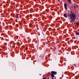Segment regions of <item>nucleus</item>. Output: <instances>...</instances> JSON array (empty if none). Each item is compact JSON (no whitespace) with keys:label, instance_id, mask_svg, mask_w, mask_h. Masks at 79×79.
<instances>
[{"label":"nucleus","instance_id":"f257e3e1","mask_svg":"<svg viewBox=\"0 0 79 79\" xmlns=\"http://www.w3.org/2000/svg\"><path fill=\"white\" fill-rule=\"evenodd\" d=\"M70 19H72V20L70 21V23H73L76 20V16L75 14L73 13H72L70 15Z\"/></svg>","mask_w":79,"mask_h":79},{"label":"nucleus","instance_id":"f03ea898","mask_svg":"<svg viewBox=\"0 0 79 79\" xmlns=\"http://www.w3.org/2000/svg\"><path fill=\"white\" fill-rule=\"evenodd\" d=\"M51 73L50 74L51 76L52 77H55L54 74H56L57 73L56 72L54 71H52L51 72Z\"/></svg>","mask_w":79,"mask_h":79},{"label":"nucleus","instance_id":"7ed1b4c3","mask_svg":"<svg viewBox=\"0 0 79 79\" xmlns=\"http://www.w3.org/2000/svg\"><path fill=\"white\" fill-rule=\"evenodd\" d=\"M64 6L65 10H67V5L66 3H64Z\"/></svg>","mask_w":79,"mask_h":79},{"label":"nucleus","instance_id":"20e7f679","mask_svg":"<svg viewBox=\"0 0 79 79\" xmlns=\"http://www.w3.org/2000/svg\"><path fill=\"white\" fill-rule=\"evenodd\" d=\"M64 16L65 18H68V17L66 16V15L65 14H64Z\"/></svg>","mask_w":79,"mask_h":79},{"label":"nucleus","instance_id":"39448f33","mask_svg":"<svg viewBox=\"0 0 79 79\" xmlns=\"http://www.w3.org/2000/svg\"><path fill=\"white\" fill-rule=\"evenodd\" d=\"M76 35H79V33H78V32H77V33H76Z\"/></svg>","mask_w":79,"mask_h":79},{"label":"nucleus","instance_id":"423d86ee","mask_svg":"<svg viewBox=\"0 0 79 79\" xmlns=\"http://www.w3.org/2000/svg\"><path fill=\"white\" fill-rule=\"evenodd\" d=\"M69 1V2L70 3H71V0H68Z\"/></svg>","mask_w":79,"mask_h":79},{"label":"nucleus","instance_id":"0eeeda50","mask_svg":"<svg viewBox=\"0 0 79 79\" xmlns=\"http://www.w3.org/2000/svg\"><path fill=\"white\" fill-rule=\"evenodd\" d=\"M77 26H79V23H77Z\"/></svg>","mask_w":79,"mask_h":79},{"label":"nucleus","instance_id":"6e6552de","mask_svg":"<svg viewBox=\"0 0 79 79\" xmlns=\"http://www.w3.org/2000/svg\"><path fill=\"white\" fill-rule=\"evenodd\" d=\"M16 18H18V15H17V16H16Z\"/></svg>","mask_w":79,"mask_h":79},{"label":"nucleus","instance_id":"1a4fd4ad","mask_svg":"<svg viewBox=\"0 0 79 79\" xmlns=\"http://www.w3.org/2000/svg\"><path fill=\"white\" fill-rule=\"evenodd\" d=\"M42 79H46V78H44Z\"/></svg>","mask_w":79,"mask_h":79},{"label":"nucleus","instance_id":"9d476101","mask_svg":"<svg viewBox=\"0 0 79 79\" xmlns=\"http://www.w3.org/2000/svg\"><path fill=\"white\" fill-rule=\"evenodd\" d=\"M30 16H31V17H32V15H30Z\"/></svg>","mask_w":79,"mask_h":79},{"label":"nucleus","instance_id":"9b49d317","mask_svg":"<svg viewBox=\"0 0 79 79\" xmlns=\"http://www.w3.org/2000/svg\"><path fill=\"white\" fill-rule=\"evenodd\" d=\"M51 79H54L53 78H52Z\"/></svg>","mask_w":79,"mask_h":79},{"label":"nucleus","instance_id":"f8f14e48","mask_svg":"<svg viewBox=\"0 0 79 79\" xmlns=\"http://www.w3.org/2000/svg\"><path fill=\"white\" fill-rule=\"evenodd\" d=\"M68 16H69V15H68Z\"/></svg>","mask_w":79,"mask_h":79}]
</instances>
